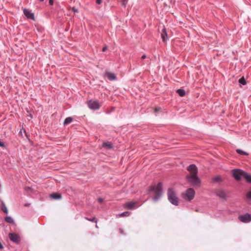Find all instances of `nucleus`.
Returning <instances> with one entry per match:
<instances>
[{"label": "nucleus", "mask_w": 251, "mask_h": 251, "mask_svg": "<svg viewBox=\"0 0 251 251\" xmlns=\"http://www.w3.org/2000/svg\"><path fill=\"white\" fill-rule=\"evenodd\" d=\"M149 192L154 191V196L153 199L154 201H156L161 197L162 191V183L159 182L157 185H151L149 189Z\"/></svg>", "instance_id": "obj_1"}, {"label": "nucleus", "mask_w": 251, "mask_h": 251, "mask_svg": "<svg viewBox=\"0 0 251 251\" xmlns=\"http://www.w3.org/2000/svg\"><path fill=\"white\" fill-rule=\"evenodd\" d=\"M186 180L193 186H200L201 180L198 174H189L186 176Z\"/></svg>", "instance_id": "obj_2"}, {"label": "nucleus", "mask_w": 251, "mask_h": 251, "mask_svg": "<svg viewBox=\"0 0 251 251\" xmlns=\"http://www.w3.org/2000/svg\"><path fill=\"white\" fill-rule=\"evenodd\" d=\"M168 200L170 202L175 205H178V198L176 193L172 189H169L168 190Z\"/></svg>", "instance_id": "obj_3"}, {"label": "nucleus", "mask_w": 251, "mask_h": 251, "mask_svg": "<svg viewBox=\"0 0 251 251\" xmlns=\"http://www.w3.org/2000/svg\"><path fill=\"white\" fill-rule=\"evenodd\" d=\"M182 197L187 201H192L195 197V191L192 188H188L184 193L182 194Z\"/></svg>", "instance_id": "obj_4"}, {"label": "nucleus", "mask_w": 251, "mask_h": 251, "mask_svg": "<svg viewBox=\"0 0 251 251\" xmlns=\"http://www.w3.org/2000/svg\"><path fill=\"white\" fill-rule=\"evenodd\" d=\"M245 172L240 169H235L232 170V175L234 178L237 180L241 179V177H243Z\"/></svg>", "instance_id": "obj_5"}, {"label": "nucleus", "mask_w": 251, "mask_h": 251, "mask_svg": "<svg viewBox=\"0 0 251 251\" xmlns=\"http://www.w3.org/2000/svg\"><path fill=\"white\" fill-rule=\"evenodd\" d=\"M87 105L89 108L93 110H97L100 107L98 100H90L87 101Z\"/></svg>", "instance_id": "obj_6"}, {"label": "nucleus", "mask_w": 251, "mask_h": 251, "mask_svg": "<svg viewBox=\"0 0 251 251\" xmlns=\"http://www.w3.org/2000/svg\"><path fill=\"white\" fill-rule=\"evenodd\" d=\"M238 219L240 221L244 223H249L251 221V214L246 213L243 215H239Z\"/></svg>", "instance_id": "obj_7"}, {"label": "nucleus", "mask_w": 251, "mask_h": 251, "mask_svg": "<svg viewBox=\"0 0 251 251\" xmlns=\"http://www.w3.org/2000/svg\"><path fill=\"white\" fill-rule=\"evenodd\" d=\"M137 201H128L124 204V207L125 209L132 210L137 207Z\"/></svg>", "instance_id": "obj_8"}, {"label": "nucleus", "mask_w": 251, "mask_h": 251, "mask_svg": "<svg viewBox=\"0 0 251 251\" xmlns=\"http://www.w3.org/2000/svg\"><path fill=\"white\" fill-rule=\"evenodd\" d=\"M9 238L11 241L17 244H19L21 240L20 236L14 233H10Z\"/></svg>", "instance_id": "obj_9"}, {"label": "nucleus", "mask_w": 251, "mask_h": 251, "mask_svg": "<svg viewBox=\"0 0 251 251\" xmlns=\"http://www.w3.org/2000/svg\"><path fill=\"white\" fill-rule=\"evenodd\" d=\"M187 170L190 172V174H198V169L195 164H191L187 168Z\"/></svg>", "instance_id": "obj_10"}, {"label": "nucleus", "mask_w": 251, "mask_h": 251, "mask_svg": "<svg viewBox=\"0 0 251 251\" xmlns=\"http://www.w3.org/2000/svg\"><path fill=\"white\" fill-rule=\"evenodd\" d=\"M23 12L25 15L27 19H32L35 21L34 15L31 13L28 9L25 8L23 10Z\"/></svg>", "instance_id": "obj_11"}, {"label": "nucleus", "mask_w": 251, "mask_h": 251, "mask_svg": "<svg viewBox=\"0 0 251 251\" xmlns=\"http://www.w3.org/2000/svg\"><path fill=\"white\" fill-rule=\"evenodd\" d=\"M215 193L216 195L218 196L220 198H221L224 200H226V195L224 190L222 189H218L216 191Z\"/></svg>", "instance_id": "obj_12"}, {"label": "nucleus", "mask_w": 251, "mask_h": 251, "mask_svg": "<svg viewBox=\"0 0 251 251\" xmlns=\"http://www.w3.org/2000/svg\"><path fill=\"white\" fill-rule=\"evenodd\" d=\"M161 37L162 39V41L164 42L166 41L168 39L167 31H166V29L165 27H164L162 29V32L161 33Z\"/></svg>", "instance_id": "obj_13"}, {"label": "nucleus", "mask_w": 251, "mask_h": 251, "mask_svg": "<svg viewBox=\"0 0 251 251\" xmlns=\"http://www.w3.org/2000/svg\"><path fill=\"white\" fill-rule=\"evenodd\" d=\"M105 76H106L110 80H114L116 79V76L113 73L106 72L105 73Z\"/></svg>", "instance_id": "obj_14"}, {"label": "nucleus", "mask_w": 251, "mask_h": 251, "mask_svg": "<svg viewBox=\"0 0 251 251\" xmlns=\"http://www.w3.org/2000/svg\"><path fill=\"white\" fill-rule=\"evenodd\" d=\"M243 177L246 179V181L251 184V175L245 172Z\"/></svg>", "instance_id": "obj_15"}, {"label": "nucleus", "mask_w": 251, "mask_h": 251, "mask_svg": "<svg viewBox=\"0 0 251 251\" xmlns=\"http://www.w3.org/2000/svg\"><path fill=\"white\" fill-rule=\"evenodd\" d=\"M130 214V212H129V211H125V212H124L121 214H119L118 215H116V217H127L128 216H129V215Z\"/></svg>", "instance_id": "obj_16"}, {"label": "nucleus", "mask_w": 251, "mask_h": 251, "mask_svg": "<svg viewBox=\"0 0 251 251\" xmlns=\"http://www.w3.org/2000/svg\"><path fill=\"white\" fill-rule=\"evenodd\" d=\"M50 196L53 199H59L61 198V195L58 193H52Z\"/></svg>", "instance_id": "obj_17"}, {"label": "nucleus", "mask_w": 251, "mask_h": 251, "mask_svg": "<svg viewBox=\"0 0 251 251\" xmlns=\"http://www.w3.org/2000/svg\"><path fill=\"white\" fill-rule=\"evenodd\" d=\"M176 93L180 96L184 97L185 95V91L183 89H179L176 90Z\"/></svg>", "instance_id": "obj_18"}, {"label": "nucleus", "mask_w": 251, "mask_h": 251, "mask_svg": "<svg viewBox=\"0 0 251 251\" xmlns=\"http://www.w3.org/2000/svg\"><path fill=\"white\" fill-rule=\"evenodd\" d=\"M73 121V118L72 117H67L66 118L64 121V123L63 124L64 125H68V124H69L70 123H71Z\"/></svg>", "instance_id": "obj_19"}, {"label": "nucleus", "mask_w": 251, "mask_h": 251, "mask_svg": "<svg viewBox=\"0 0 251 251\" xmlns=\"http://www.w3.org/2000/svg\"><path fill=\"white\" fill-rule=\"evenodd\" d=\"M1 210L5 213L7 214L8 213V210L3 201L1 202Z\"/></svg>", "instance_id": "obj_20"}, {"label": "nucleus", "mask_w": 251, "mask_h": 251, "mask_svg": "<svg viewBox=\"0 0 251 251\" xmlns=\"http://www.w3.org/2000/svg\"><path fill=\"white\" fill-rule=\"evenodd\" d=\"M5 222L10 224H13L14 220L10 216H6L4 219Z\"/></svg>", "instance_id": "obj_21"}, {"label": "nucleus", "mask_w": 251, "mask_h": 251, "mask_svg": "<svg viewBox=\"0 0 251 251\" xmlns=\"http://www.w3.org/2000/svg\"><path fill=\"white\" fill-rule=\"evenodd\" d=\"M236 152L239 154H240V155H248L249 154L242 151V150H240V149H237L236 150Z\"/></svg>", "instance_id": "obj_22"}, {"label": "nucleus", "mask_w": 251, "mask_h": 251, "mask_svg": "<svg viewBox=\"0 0 251 251\" xmlns=\"http://www.w3.org/2000/svg\"><path fill=\"white\" fill-rule=\"evenodd\" d=\"M102 147H106L108 149H111L113 147L112 144L110 142H105L102 144Z\"/></svg>", "instance_id": "obj_23"}, {"label": "nucleus", "mask_w": 251, "mask_h": 251, "mask_svg": "<svg viewBox=\"0 0 251 251\" xmlns=\"http://www.w3.org/2000/svg\"><path fill=\"white\" fill-rule=\"evenodd\" d=\"M84 218L86 220H88L89 221L92 222H95L96 223H97L98 222L97 219L95 217H93L92 218H89L88 217H85Z\"/></svg>", "instance_id": "obj_24"}, {"label": "nucleus", "mask_w": 251, "mask_h": 251, "mask_svg": "<svg viewBox=\"0 0 251 251\" xmlns=\"http://www.w3.org/2000/svg\"><path fill=\"white\" fill-rule=\"evenodd\" d=\"M239 82L242 84V85H245L246 84V81L244 78V76L242 77L239 79Z\"/></svg>", "instance_id": "obj_25"}, {"label": "nucleus", "mask_w": 251, "mask_h": 251, "mask_svg": "<svg viewBox=\"0 0 251 251\" xmlns=\"http://www.w3.org/2000/svg\"><path fill=\"white\" fill-rule=\"evenodd\" d=\"M221 180V177L220 176H217L214 178H213L212 180L213 182H217L220 181Z\"/></svg>", "instance_id": "obj_26"}, {"label": "nucleus", "mask_w": 251, "mask_h": 251, "mask_svg": "<svg viewBox=\"0 0 251 251\" xmlns=\"http://www.w3.org/2000/svg\"><path fill=\"white\" fill-rule=\"evenodd\" d=\"M246 198L250 200H251V190L248 192L246 194Z\"/></svg>", "instance_id": "obj_27"}, {"label": "nucleus", "mask_w": 251, "mask_h": 251, "mask_svg": "<svg viewBox=\"0 0 251 251\" xmlns=\"http://www.w3.org/2000/svg\"><path fill=\"white\" fill-rule=\"evenodd\" d=\"M0 147L2 148H5L6 146L3 142H2L0 141Z\"/></svg>", "instance_id": "obj_28"}, {"label": "nucleus", "mask_w": 251, "mask_h": 251, "mask_svg": "<svg viewBox=\"0 0 251 251\" xmlns=\"http://www.w3.org/2000/svg\"><path fill=\"white\" fill-rule=\"evenodd\" d=\"M102 0H96V3L98 4H100L102 2Z\"/></svg>", "instance_id": "obj_29"}, {"label": "nucleus", "mask_w": 251, "mask_h": 251, "mask_svg": "<svg viewBox=\"0 0 251 251\" xmlns=\"http://www.w3.org/2000/svg\"><path fill=\"white\" fill-rule=\"evenodd\" d=\"M107 46H105L103 47L102 48V51L104 52L105 51H106V50H107Z\"/></svg>", "instance_id": "obj_30"}, {"label": "nucleus", "mask_w": 251, "mask_h": 251, "mask_svg": "<svg viewBox=\"0 0 251 251\" xmlns=\"http://www.w3.org/2000/svg\"><path fill=\"white\" fill-rule=\"evenodd\" d=\"M160 107H156L154 109V112H158V111H160Z\"/></svg>", "instance_id": "obj_31"}, {"label": "nucleus", "mask_w": 251, "mask_h": 251, "mask_svg": "<svg viewBox=\"0 0 251 251\" xmlns=\"http://www.w3.org/2000/svg\"><path fill=\"white\" fill-rule=\"evenodd\" d=\"M119 231H120V233L122 234H124V230L122 228H119Z\"/></svg>", "instance_id": "obj_32"}, {"label": "nucleus", "mask_w": 251, "mask_h": 251, "mask_svg": "<svg viewBox=\"0 0 251 251\" xmlns=\"http://www.w3.org/2000/svg\"><path fill=\"white\" fill-rule=\"evenodd\" d=\"M53 3V0H49V3L50 5H52Z\"/></svg>", "instance_id": "obj_33"}, {"label": "nucleus", "mask_w": 251, "mask_h": 251, "mask_svg": "<svg viewBox=\"0 0 251 251\" xmlns=\"http://www.w3.org/2000/svg\"><path fill=\"white\" fill-rule=\"evenodd\" d=\"M146 58V54H144V55H143L142 56V57H141V59H145Z\"/></svg>", "instance_id": "obj_34"}, {"label": "nucleus", "mask_w": 251, "mask_h": 251, "mask_svg": "<svg viewBox=\"0 0 251 251\" xmlns=\"http://www.w3.org/2000/svg\"><path fill=\"white\" fill-rule=\"evenodd\" d=\"M3 249V246L1 244V243L0 242V250H2Z\"/></svg>", "instance_id": "obj_35"}, {"label": "nucleus", "mask_w": 251, "mask_h": 251, "mask_svg": "<svg viewBox=\"0 0 251 251\" xmlns=\"http://www.w3.org/2000/svg\"><path fill=\"white\" fill-rule=\"evenodd\" d=\"M98 201H99V202H101L103 201V200L101 198H99L98 199Z\"/></svg>", "instance_id": "obj_36"}, {"label": "nucleus", "mask_w": 251, "mask_h": 251, "mask_svg": "<svg viewBox=\"0 0 251 251\" xmlns=\"http://www.w3.org/2000/svg\"><path fill=\"white\" fill-rule=\"evenodd\" d=\"M30 187H26V188H25V190H26V191L29 190H30Z\"/></svg>", "instance_id": "obj_37"}, {"label": "nucleus", "mask_w": 251, "mask_h": 251, "mask_svg": "<svg viewBox=\"0 0 251 251\" xmlns=\"http://www.w3.org/2000/svg\"><path fill=\"white\" fill-rule=\"evenodd\" d=\"M123 4L124 6H125V5H125V2H123Z\"/></svg>", "instance_id": "obj_38"}, {"label": "nucleus", "mask_w": 251, "mask_h": 251, "mask_svg": "<svg viewBox=\"0 0 251 251\" xmlns=\"http://www.w3.org/2000/svg\"><path fill=\"white\" fill-rule=\"evenodd\" d=\"M40 1H43L44 0H39Z\"/></svg>", "instance_id": "obj_39"}, {"label": "nucleus", "mask_w": 251, "mask_h": 251, "mask_svg": "<svg viewBox=\"0 0 251 251\" xmlns=\"http://www.w3.org/2000/svg\"><path fill=\"white\" fill-rule=\"evenodd\" d=\"M96 227L97 228H98V226L97 225H96Z\"/></svg>", "instance_id": "obj_40"}, {"label": "nucleus", "mask_w": 251, "mask_h": 251, "mask_svg": "<svg viewBox=\"0 0 251 251\" xmlns=\"http://www.w3.org/2000/svg\"><path fill=\"white\" fill-rule=\"evenodd\" d=\"M28 204H25V206H28Z\"/></svg>", "instance_id": "obj_41"}]
</instances>
